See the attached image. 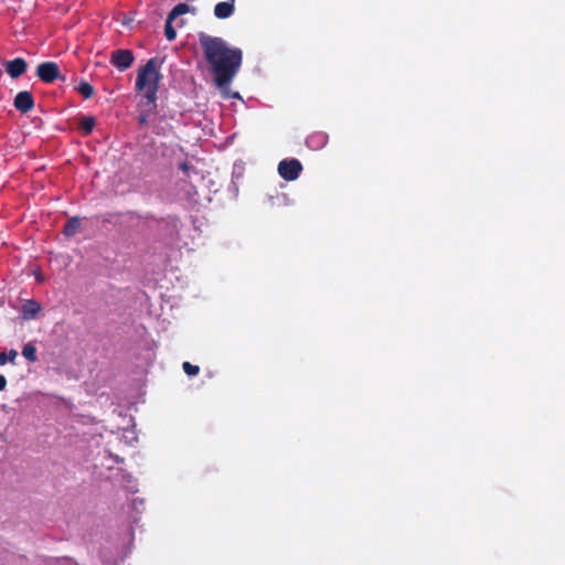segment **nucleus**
Returning a JSON list of instances; mask_svg holds the SVG:
<instances>
[{
  "mask_svg": "<svg viewBox=\"0 0 565 565\" xmlns=\"http://www.w3.org/2000/svg\"><path fill=\"white\" fill-rule=\"evenodd\" d=\"M179 169L182 170L186 177H189V172L190 170H193V167L184 161L179 164Z\"/></svg>",
  "mask_w": 565,
  "mask_h": 565,
  "instance_id": "obj_18",
  "label": "nucleus"
},
{
  "mask_svg": "<svg viewBox=\"0 0 565 565\" xmlns=\"http://www.w3.org/2000/svg\"><path fill=\"white\" fill-rule=\"evenodd\" d=\"M235 7L234 2L226 0L224 2H218L214 8V15L217 19H227L234 13Z\"/></svg>",
  "mask_w": 565,
  "mask_h": 565,
  "instance_id": "obj_8",
  "label": "nucleus"
},
{
  "mask_svg": "<svg viewBox=\"0 0 565 565\" xmlns=\"http://www.w3.org/2000/svg\"><path fill=\"white\" fill-rule=\"evenodd\" d=\"M41 306L38 301L30 299L22 305V315L25 319H33L40 312Z\"/></svg>",
  "mask_w": 565,
  "mask_h": 565,
  "instance_id": "obj_9",
  "label": "nucleus"
},
{
  "mask_svg": "<svg viewBox=\"0 0 565 565\" xmlns=\"http://www.w3.org/2000/svg\"><path fill=\"white\" fill-rule=\"evenodd\" d=\"M189 12L195 14L196 9L191 8L186 3H179L169 12L168 17H170V20H175L178 17L189 13Z\"/></svg>",
  "mask_w": 565,
  "mask_h": 565,
  "instance_id": "obj_11",
  "label": "nucleus"
},
{
  "mask_svg": "<svg viewBox=\"0 0 565 565\" xmlns=\"http://www.w3.org/2000/svg\"><path fill=\"white\" fill-rule=\"evenodd\" d=\"M96 120L93 116H84L78 124L83 135L88 136L93 132Z\"/></svg>",
  "mask_w": 565,
  "mask_h": 565,
  "instance_id": "obj_12",
  "label": "nucleus"
},
{
  "mask_svg": "<svg viewBox=\"0 0 565 565\" xmlns=\"http://www.w3.org/2000/svg\"><path fill=\"white\" fill-rule=\"evenodd\" d=\"M318 137H319L321 142L324 143L327 141V136L326 135H319Z\"/></svg>",
  "mask_w": 565,
  "mask_h": 565,
  "instance_id": "obj_21",
  "label": "nucleus"
},
{
  "mask_svg": "<svg viewBox=\"0 0 565 565\" xmlns=\"http://www.w3.org/2000/svg\"><path fill=\"white\" fill-rule=\"evenodd\" d=\"M199 42L214 75L215 85L218 88H227L241 68L242 50L231 47L222 38L211 36L204 32L199 33Z\"/></svg>",
  "mask_w": 565,
  "mask_h": 565,
  "instance_id": "obj_1",
  "label": "nucleus"
},
{
  "mask_svg": "<svg viewBox=\"0 0 565 565\" xmlns=\"http://www.w3.org/2000/svg\"><path fill=\"white\" fill-rule=\"evenodd\" d=\"M161 65L162 61L158 57L149 58L143 66L138 68L136 78V90L142 93L147 102L154 107L162 79V74L160 73Z\"/></svg>",
  "mask_w": 565,
  "mask_h": 565,
  "instance_id": "obj_2",
  "label": "nucleus"
},
{
  "mask_svg": "<svg viewBox=\"0 0 565 565\" xmlns=\"http://www.w3.org/2000/svg\"><path fill=\"white\" fill-rule=\"evenodd\" d=\"M138 121H139L140 125H146L147 121H148V116L147 115H140L138 117Z\"/></svg>",
  "mask_w": 565,
  "mask_h": 565,
  "instance_id": "obj_20",
  "label": "nucleus"
},
{
  "mask_svg": "<svg viewBox=\"0 0 565 565\" xmlns=\"http://www.w3.org/2000/svg\"><path fill=\"white\" fill-rule=\"evenodd\" d=\"M135 61V55L130 50H115L110 56V63L120 72L128 70Z\"/></svg>",
  "mask_w": 565,
  "mask_h": 565,
  "instance_id": "obj_5",
  "label": "nucleus"
},
{
  "mask_svg": "<svg viewBox=\"0 0 565 565\" xmlns=\"http://www.w3.org/2000/svg\"><path fill=\"white\" fill-rule=\"evenodd\" d=\"M22 355L30 362H35L38 360L36 356V348L33 343H26L22 349Z\"/></svg>",
  "mask_w": 565,
  "mask_h": 565,
  "instance_id": "obj_14",
  "label": "nucleus"
},
{
  "mask_svg": "<svg viewBox=\"0 0 565 565\" xmlns=\"http://www.w3.org/2000/svg\"><path fill=\"white\" fill-rule=\"evenodd\" d=\"M26 68L28 63L22 57H17L12 61H9L6 65V71L12 78H19L22 76L26 72Z\"/></svg>",
  "mask_w": 565,
  "mask_h": 565,
  "instance_id": "obj_7",
  "label": "nucleus"
},
{
  "mask_svg": "<svg viewBox=\"0 0 565 565\" xmlns=\"http://www.w3.org/2000/svg\"><path fill=\"white\" fill-rule=\"evenodd\" d=\"M36 76L44 83H53L61 77L60 66L55 62H43L36 67Z\"/></svg>",
  "mask_w": 565,
  "mask_h": 565,
  "instance_id": "obj_4",
  "label": "nucleus"
},
{
  "mask_svg": "<svg viewBox=\"0 0 565 565\" xmlns=\"http://www.w3.org/2000/svg\"><path fill=\"white\" fill-rule=\"evenodd\" d=\"M278 173L286 181H295L302 171V164L298 159H285L278 163Z\"/></svg>",
  "mask_w": 565,
  "mask_h": 565,
  "instance_id": "obj_3",
  "label": "nucleus"
},
{
  "mask_svg": "<svg viewBox=\"0 0 565 565\" xmlns=\"http://www.w3.org/2000/svg\"><path fill=\"white\" fill-rule=\"evenodd\" d=\"M173 20H170V17H167L166 23H164V35L168 41H173L177 38V32L174 28L172 26Z\"/></svg>",
  "mask_w": 565,
  "mask_h": 565,
  "instance_id": "obj_15",
  "label": "nucleus"
},
{
  "mask_svg": "<svg viewBox=\"0 0 565 565\" xmlns=\"http://www.w3.org/2000/svg\"><path fill=\"white\" fill-rule=\"evenodd\" d=\"M13 105L17 110L25 114L33 109L34 98L30 92L22 90L15 95Z\"/></svg>",
  "mask_w": 565,
  "mask_h": 565,
  "instance_id": "obj_6",
  "label": "nucleus"
},
{
  "mask_svg": "<svg viewBox=\"0 0 565 565\" xmlns=\"http://www.w3.org/2000/svg\"><path fill=\"white\" fill-rule=\"evenodd\" d=\"M76 90L86 99L92 98L95 93L94 87L86 81H82L77 85Z\"/></svg>",
  "mask_w": 565,
  "mask_h": 565,
  "instance_id": "obj_13",
  "label": "nucleus"
},
{
  "mask_svg": "<svg viewBox=\"0 0 565 565\" xmlns=\"http://www.w3.org/2000/svg\"><path fill=\"white\" fill-rule=\"evenodd\" d=\"M7 386V379L0 374V392L3 391Z\"/></svg>",
  "mask_w": 565,
  "mask_h": 565,
  "instance_id": "obj_19",
  "label": "nucleus"
},
{
  "mask_svg": "<svg viewBox=\"0 0 565 565\" xmlns=\"http://www.w3.org/2000/svg\"><path fill=\"white\" fill-rule=\"evenodd\" d=\"M81 228V220L77 216H73L67 220L64 225L63 234L67 237H72L78 233Z\"/></svg>",
  "mask_w": 565,
  "mask_h": 565,
  "instance_id": "obj_10",
  "label": "nucleus"
},
{
  "mask_svg": "<svg viewBox=\"0 0 565 565\" xmlns=\"http://www.w3.org/2000/svg\"><path fill=\"white\" fill-rule=\"evenodd\" d=\"M18 356V352L15 350H10L7 352L0 353V365L6 364L8 361L14 363L15 358Z\"/></svg>",
  "mask_w": 565,
  "mask_h": 565,
  "instance_id": "obj_16",
  "label": "nucleus"
},
{
  "mask_svg": "<svg viewBox=\"0 0 565 565\" xmlns=\"http://www.w3.org/2000/svg\"><path fill=\"white\" fill-rule=\"evenodd\" d=\"M182 369L184 373L189 376H194L200 372V367L198 365H193L190 362H184L182 364Z\"/></svg>",
  "mask_w": 565,
  "mask_h": 565,
  "instance_id": "obj_17",
  "label": "nucleus"
}]
</instances>
